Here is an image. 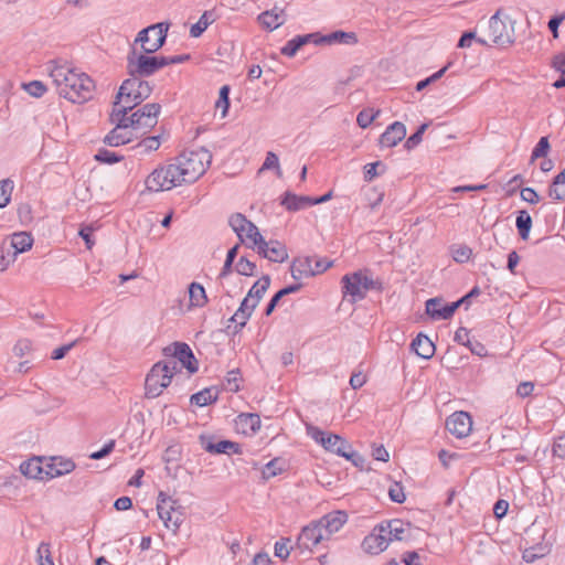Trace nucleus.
Segmentation results:
<instances>
[{"mask_svg": "<svg viewBox=\"0 0 565 565\" xmlns=\"http://www.w3.org/2000/svg\"><path fill=\"white\" fill-rule=\"evenodd\" d=\"M47 70L60 96L72 103H84L92 98L94 82L85 73L55 64L49 65Z\"/></svg>", "mask_w": 565, "mask_h": 565, "instance_id": "f257e3e1", "label": "nucleus"}, {"mask_svg": "<svg viewBox=\"0 0 565 565\" xmlns=\"http://www.w3.org/2000/svg\"><path fill=\"white\" fill-rule=\"evenodd\" d=\"M212 162V153L205 149L184 151L172 160L183 183H193L202 177Z\"/></svg>", "mask_w": 565, "mask_h": 565, "instance_id": "f03ea898", "label": "nucleus"}, {"mask_svg": "<svg viewBox=\"0 0 565 565\" xmlns=\"http://www.w3.org/2000/svg\"><path fill=\"white\" fill-rule=\"evenodd\" d=\"M151 92L152 87L148 82L130 76L119 87L113 107L115 116L127 115L135 106L147 99Z\"/></svg>", "mask_w": 565, "mask_h": 565, "instance_id": "7ed1b4c3", "label": "nucleus"}, {"mask_svg": "<svg viewBox=\"0 0 565 565\" xmlns=\"http://www.w3.org/2000/svg\"><path fill=\"white\" fill-rule=\"evenodd\" d=\"M178 372V362L174 360L156 363L147 374L145 382L146 396L156 398L167 388L173 375Z\"/></svg>", "mask_w": 565, "mask_h": 565, "instance_id": "20e7f679", "label": "nucleus"}, {"mask_svg": "<svg viewBox=\"0 0 565 565\" xmlns=\"http://www.w3.org/2000/svg\"><path fill=\"white\" fill-rule=\"evenodd\" d=\"M343 297H350L351 302L365 298L367 291L380 289L381 284L367 270L347 274L341 279Z\"/></svg>", "mask_w": 565, "mask_h": 565, "instance_id": "39448f33", "label": "nucleus"}, {"mask_svg": "<svg viewBox=\"0 0 565 565\" xmlns=\"http://www.w3.org/2000/svg\"><path fill=\"white\" fill-rule=\"evenodd\" d=\"M134 46L127 56L128 74L132 77H148L167 66L166 56H150Z\"/></svg>", "mask_w": 565, "mask_h": 565, "instance_id": "423d86ee", "label": "nucleus"}, {"mask_svg": "<svg viewBox=\"0 0 565 565\" xmlns=\"http://www.w3.org/2000/svg\"><path fill=\"white\" fill-rule=\"evenodd\" d=\"M146 189L150 192L169 191L182 185L180 177L172 161L164 166L156 168L145 181Z\"/></svg>", "mask_w": 565, "mask_h": 565, "instance_id": "0eeeda50", "label": "nucleus"}, {"mask_svg": "<svg viewBox=\"0 0 565 565\" xmlns=\"http://www.w3.org/2000/svg\"><path fill=\"white\" fill-rule=\"evenodd\" d=\"M306 430L307 435L320 444L326 450L332 451L347 459H351L354 456V452L351 451V446L339 435L324 433L311 424L306 425Z\"/></svg>", "mask_w": 565, "mask_h": 565, "instance_id": "6e6552de", "label": "nucleus"}, {"mask_svg": "<svg viewBox=\"0 0 565 565\" xmlns=\"http://www.w3.org/2000/svg\"><path fill=\"white\" fill-rule=\"evenodd\" d=\"M168 30L169 24H152L138 33L135 44L140 43L143 53H154L164 44Z\"/></svg>", "mask_w": 565, "mask_h": 565, "instance_id": "1a4fd4ad", "label": "nucleus"}, {"mask_svg": "<svg viewBox=\"0 0 565 565\" xmlns=\"http://www.w3.org/2000/svg\"><path fill=\"white\" fill-rule=\"evenodd\" d=\"M160 109L161 106L159 104H146L142 108L132 113L131 116H127L129 128L141 134L148 132L157 125Z\"/></svg>", "mask_w": 565, "mask_h": 565, "instance_id": "9d476101", "label": "nucleus"}, {"mask_svg": "<svg viewBox=\"0 0 565 565\" xmlns=\"http://www.w3.org/2000/svg\"><path fill=\"white\" fill-rule=\"evenodd\" d=\"M502 10L499 9L489 20V38L499 46H509L514 42V21L510 25L501 19Z\"/></svg>", "mask_w": 565, "mask_h": 565, "instance_id": "9b49d317", "label": "nucleus"}, {"mask_svg": "<svg viewBox=\"0 0 565 565\" xmlns=\"http://www.w3.org/2000/svg\"><path fill=\"white\" fill-rule=\"evenodd\" d=\"M157 511L164 526L173 532L180 527L183 522L182 513L175 508V501L168 497L164 492H159Z\"/></svg>", "mask_w": 565, "mask_h": 565, "instance_id": "f8f14e48", "label": "nucleus"}, {"mask_svg": "<svg viewBox=\"0 0 565 565\" xmlns=\"http://www.w3.org/2000/svg\"><path fill=\"white\" fill-rule=\"evenodd\" d=\"M111 122L116 124V127L105 137L104 141L110 147H118L131 141L132 134L127 130L129 125L127 124V115L121 114L115 116V109L110 114Z\"/></svg>", "mask_w": 565, "mask_h": 565, "instance_id": "ddd939ff", "label": "nucleus"}, {"mask_svg": "<svg viewBox=\"0 0 565 565\" xmlns=\"http://www.w3.org/2000/svg\"><path fill=\"white\" fill-rule=\"evenodd\" d=\"M253 247H257L259 255L275 263H282L288 258L287 248L284 244L278 241L266 242L260 235V239H254L250 244Z\"/></svg>", "mask_w": 565, "mask_h": 565, "instance_id": "4468645a", "label": "nucleus"}, {"mask_svg": "<svg viewBox=\"0 0 565 565\" xmlns=\"http://www.w3.org/2000/svg\"><path fill=\"white\" fill-rule=\"evenodd\" d=\"M380 532H384L388 543L412 539V526L399 519L386 520L379 524Z\"/></svg>", "mask_w": 565, "mask_h": 565, "instance_id": "2eb2a0df", "label": "nucleus"}, {"mask_svg": "<svg viewBox=\"0 0 565 565\" xmlns=\"http://www.w3.org/2000/svg\"><path fill=\"white\" fill-rule=\"evenodd\" d=\"M164 353L166 355L175 358L178 364L180 363L181 366L185 367L190 373L198 371V361L186 343L175 342L173 345L167 347ZM179 370L180 366L178 365V371Z\"/></svg>", "mask_w": 565, "mask_h": 565, "instance_id": "dca6fc26", "label": "nucleus"}, {"mask_svg": "<svg viewBox=\"0 0 565 565\" xmlns=\"http://www.w3.org/2000/svg\"><path fill=\"white\" fill-rule=\"evenodd\" d=\"M445 424L447 430L457 438L467 437L472 430V417L463 411L452 413Z\"/></svg>", "mask_w": 565, "mask_h": 565, "instance_id": "f3484780", "label": "nucleus"}, {"mask_svg": "<svg viewBox=\"0 0 565 565\" xmlns=\"http://www.w3.org/2000/svg\"><path fill=\"white\" fill-rule=\"evenodd\" d=\"M324 540H327V536L323 533V529L317 522L302 529L298 536L297 545L299 548L311 550Z\"/></svg>", "mask_w": 565, "mask_h": 565, "instance_id": "a211bd4d", "label": "nucleus"}, {"mask_svg": "<svg viewBox=\"0 0 565 565\" xmlns=\"http://www.w3.org/2000/svg\"><path fill=\"white\" fill-rule=\"evenodd\" d=\"M228 224L232 227V230L237 234L241 242H244L245 227H248V241L250 242V244L254 242V239H260V233L257 226L250 221H248L241 213L231 215Z\"/></svg>", "mask_w": 565, "mask_h": 565, "instance_id": "6ab92c4d", "label": "nucleus"}, {"mask_svg": "<svg viewBox=\"0 0 565 565\" xmlns=\"http://www.w3.org/2000/svg\"><path fill=\"white\" fill-rule=\"evenodd\" d=\"M199 443L201 447L210 454H238L239 446L230 440H221L215 443L214 437L211 435H200Z\"/></svg>", "mask_w": 565, "mask_h": 565, "instance_id": "aec40b11", "label": "nucleus"}, {"mask_svg": "<svg viewBox=\"0 0 565 565\" xmlns=\"http://www.w3.org/2000/svg\"><path fill=\"white\" fill-rule=\"evenodd\" d=\"M388 544L385 533L380 532L379 525H376L373 531L364 537L362 548L367 554L376 555L386 550Z\"/></svg>", "mask_w": 565, "mask_h": 565, "instance_id": "412c9836", "label": "nucleus"}, {"mask_svg": "<svg viewBox=\"0 0 565 565\" xmlns=\"http://www.w3.org/2000/svg\"><path fill=\"white\" fill-rule=\"evenodd\" d=\"M348 515L343 511H335L324 515L321 520L318 521L319 525L323 529V533L327 536V540L330 536L338 532L343 524L347 522Z\"/></svg>", "mask_w": 565, "mask_h": 565, "instance_id": "4be33fe9", "label": "nucleus"}, {"mask_svg": "<svg viewBox=\"0 0 565 565\" xmlns=\"http://www.w3.org/2000/svg\"><path fill=\"white\" fill-rule=\"evenodd\" d=\"M257 20L264 29L273 31L285 23L286 15L282 8L274 7L271 10L260 13Z\"/></svg>", "mask_w": 565, "mask_h": 565, "instance_id": "5701e85b", "label": "nucleus"}, {"mask_svg": "<svg viewBox=\"0 0 565 565\" xmlns=\"http://www.w3.org/2000/svg\"><path fill=\"white\" fill-rule=\"evenodd\" d=\"M406 136V128L404 124L395 121L390 125L380 138L382 147L392 148L396 146Z\"/></svg>", "mask_w": 565, "mask_h": 565, "instance_id": "b1692460", "label": "nucleus"}, {"mask_svg": "<svg viewBox=\"0 0 565 565\" xmlns=\"http://www.w3.org/2000/svg\"><path fill=\"white\" fill-rule=\"evenodd\" d=\"M75 469V463L71 459L53 458L52 462L47 465L45 476L47 479L56 478L67 475Z\"/></svg>", "mask_w": 565, "mask_h": 565, "instance_id": "393cba45", "label": "nucleus"}, {"mask_svg": "<svg viewBox=\"0 0 565 565\" xmlns=\"http://www.w3.org/2000/svg\"><path fill=\"white\" fill-rule=\"evenodd\" d=\"M257 302L250 297L246 296L239 308L235 311L231 320L235 322L239 328H243L249 317L252 316V312L257 307Z\"/></svg>", "mask_w": 565, "mask_h": 565, "instance_id": "a878e982", "label": "nucleus"}, {"mask_svg": "<svg viewBox=\"0 0 565 565\" xmlns=\"http://www.w3.org/2000/svg\"><path fill=\"white\" fill-rule=\"evenodd\" d=\"M290 271L291 276L297 280L303 277L315 276L313 258L305 257L295 259L290 266Z\"/></svg>", "mask_w": 565, "mask_h": 565, "instance_id": "bb28decb", "label": "nucleus"}, {"mask_svg": "<svg viewBox=\"0 0 565 565\" xmlns=\"http://www.w3.org/2000/svg\"><path fill=\"white\" fill-rule=\"evenodd\" d=\"M449 309V305H444L441 298H431L426 300V316H429L434 320H447L452 315H447L446 311Z\"/></svg>", "mask_w": 565, "mask_h": 565, "instance_id": "cd10ccee", "label": "nucleus"}, {"mask_svg": "<svg viewBox=\"0 0 565 565\" xmlns=\"http://www.w3.org/2000/svg\"><path fill=\"white\" fill-rule=\"evenodd\" d=\"M280 204L284 205L288 211H298L307 206H311L312 198L286 192L280 201Z\"/></svg>", "mask_w": 565, "mask_h": 565, "instance_id": "c85d7f7f", "label": "nucleus"}, {"mask_svg": "<svg viewBox=\"0 0 565 565\" xmlns=\"http://www.w3.org/2000/svg\"><path fill=\"white\" fill-rule=\"evenodd\" d=\"M318 34L311 33L306 35H298L291 40H289L286 45L281 49V54L292 57L296 53L307 43L317 40Z\"/></svg>", "mask_w": 565, "mask_h": 565, "instance_id": "c756f323", "label": "nucleus"}, {"mask_svg": "<svg viewBox=\"0 0 565 565\" xmlns=\"http://www.w3.org/2000/svg\"><path fill=\"white\" fill-rule=\"evenodd\" d=\"M20 471L22 475L31 479L43 480L46 478V476H43L45 475V470L43 469L39 458H32L23 461L20 466Z\"/></svg>", "mask_w": 565, "mask_h": 565, "instance_id": "7c9ffc66", "label": "nucleus"}, {"mask_svg": "<svg viewBox=\"0 0 565 565\" xmlns=\"http://www.w3.org/2000/svg\"><path fill=\"white\" fill-rule=\"evenodd\" d=\"M33 238L26 232L14 233L11 238V246L14 249V255L24 253L32 247Z\"/></svg>", "mask_w": 565, "mask_h": 565, "instance_id": "2f4dec72", "label": "nucleus"}, {"mask_svg": "<svg viewBox=\"0 0 565 565\" xmlns=\"http://www.w3.org/2000/svg\"><path fill=\"white\" fill-rule=\"evenodd\" d=\"M333 42H339V43H345V44H350V43H355L356 42V36L354 33H347V32H343V31H337V32H333L329 35H324V36H318L317 40H315V43L319 44V43H333Z\"/></svg>", "mask_w": 565, "mask_h": 565, "instance_id": "473e14b6", "label": "nucleus"}, {"mask_svg": "<svg viewBox=\"0 0 565 565\" xmlns=\"http://www.w3.org/2000/svg\"><path fill=\"white\" fill-rule=\"evenodd\" d=\"M548 195L556 201L565 200V168L554 178L550 185Z\"/></svg>", "mask_w": 565, "mask_h": 565, "instance_id": "72a5a7b5", "label": "nucleus"}, {"mask_svg": "<svg viewBox=\"0 0 565 565\" xmlns=\"http://www.w3.org/2000/svg\"><path fill=\"white\" fill-rule=\"evenodd\" d=\"M189 298L191 307H203L207 300L203 286L198 282L189 286Z\"/></svg>", "mask_w": 565, "mask_h": 565, "instance_id": "f704fd0d", "label": "nucleus"}, {"mask_svg": "<svg viewBox=\"0 0 565 565\" xmlns=\"http://www.w3.org/2000/svg\"><path fill=\"white\" fill-rule=\"evenodd\" d=\"M515 225L520 237L524 241L527 239L532 227V217L525 210L519 211Z\"/></svg>", "mask_w": 565, "mask_h": 565, "instance_id": "c9c22d12", "label": "nucleus"}, {"mask_svg": "<svg viewBox=\"0 0 565 565\" xmlns=\"http://www.w3.org/2000/svg\"><path fill=\"white\" fill-rule=\"evenodd\" d=\"M270 285V277L268 275H264L262 278H259L249 289L247 296L250 297L259 303L260 299L267 291L268 287Z\"/></svg>", "mask_w": 565, "mask_h": 565, "instance_id": "e433bc0d", "label": "nucleus"}, {"mask_svg": "<svg viewBox=\"0 0 565 565\" xmlns=\"http://www.w3.org/2000/svg\"><path fill=\"white\" fill-rule=\"evenodd\" d=\"M217 399V393L213 388H204L191 396V403L198 406H206Z\"/></svg>", "mask_w": 565, "mask_h": 565, "instance_id": "4c0bfd02", "label": "nucleus"}, {"mask_svg": "<svg viewBox=\"0 0 565 565\" xmlns=\"http://www.w3.org/2000/svg\"><path fill=\"white\" fill-rule=\"evenodd\" d=\"M212 22V14L209 12H204L199 19V21L191 26L190 35L192 38H199Z\"/></svg>", "mask_w": 565, "mask_h": 565, "instance_id": "58836bf2", "label": "nucleus"}, {"mask_svg": "<svg viewBox=\"0 0 565 565\" xmlns=\"http://www.w3.org/2000/svg\"><path fill=\"white\" fill-rule=\"evenodd\" d=\"M451 256L457 263H466L470 259L472 249L463 244H455L451 246Z\"/></svg>", "mask_w": 565, "mask_h": 565, "instance_id": "ea45409f", "label": "nucleus"}, {"mask_svg": "<svg viewBox=\"0 0 565 565\" xmlns=\"http://www.w3.org/2000/svg\"><path fill=\"white\" fill-rule=\"evenodd\" d=\"M160 143L161 141L159 136L147 137L136 146V149L139 153L143 154L157 150L160 147Z\"/></svg>", "mask_w": 565, "mask_h": 565, "instance_id": "a19ab883", "label": "nucleus"}, {"mask_svg": "<svg viewBox=\"0 0 565 565\" xmlns=\"http://www.w3.org/2000/svg\"><path fill=\"white\" fill-rule=\"evenodd\" d=\"M284 471V463L279 459H273L263 469L262 475L265 480L274 478Z\"/></svg>", "mask_w": 565, "mask_h": 565, "instance_id": "79ce46f5", "label": "nucleus"}, {"mask_svg": "<svg viewBox=\"0 0 565 565\" xmlns=\"http://www.w3.org/2000/svg\"><path fill=\"white\" fill-rule=\"evenodd\" d=\"M379 115L380 110L374 111L372 108L363 109L358 114L356 122L361 128H367Z\"/></svg>", "mask_w": 565, "mask_h": 565, "instance_id": "37998d69", "label": "nucleus"}, {"mask_svg": "<svg viewBox=\"0 0 565 565\" xmlns=\"http://www.w3.org/2000/svg\"><path fill=\"white\" fill-rule=\"evenodd\" d=\"M13 191V182L9 179L0 181V209L10 202Z\"/></svg>", "mask_w": 565, "mask_h": 565, "instance_id": "c03bdc74", "label": "nucleus"}, {"mask_svg": "<svg viewBox=\"0 0 565 565\" xmlns=\"http://www.w3.org/2000/svg\"><path fill=\"white\" fill-rule=\"evenodd\" d=\"M95 159L99 162L111 164L119 162L122 156H118L116 152L107 149H99L95 154Z\"/></svg>", "mask_w": 565, "mask_h": 565, "instance_id": "a18cd8bd", "label": "nucleus"}, {"mask_svg": "<svg viewBox=\"0 0 565 565\" xmlns=\"http://www.w3.org/2000/svg\"><path fill=\"white\" fill-rule=\"evenodd\" d=\"M236 271L239 275L253 276L256 270V265L245 257H241L235 266Z\"/></svg>", "mask_w": 565, "mask_h": 565, "instance_id": "49530a36", "label": "nucleus"}, {"mask_svg": "<svg viewBox=\"0 0 565 565\" xmlns=\"http://www.w3.org/2000/svg\"><path fill=\"white\" fill-rule=\"evenodd\" d=\"M269 169H275L277 175L281 177V170H280L278 157L276 156V153H274L271 151L267 152L265 161H264L262 168L259 169V172H262L264 170H269Z\"/></svg>", "mask_w": 565, "mask_h": 565, "instance_id": "de8ad7c7", "label": "nucleus"}, {"mask_svg": "<svg viewBox=\"0 0 565 565\" xmlns=\"http://www.w3.org/2000/svg\"><path fill=\"white\" fill-rule=\"evenodd\" d=\"M36 553L39 565H54L49 544L41 543L38 547Z\"/></svg>", "mask_w": 565, "mask_h": 565, "instance_id": "09e8293b", "label": "nucleus"}, {"mask_svg": "<svg viewBox=\"0 0 565 565\" xmlns=\"http://www.w3.org/2000/svg\"><path fill=\"white\" fill-rule=\"evenodd\" d=\"M550 150V142L547 137H542L539 142L536 143L535 148L532 151L531 160H535L539 158L546 157L547 152Z\"/></svg>", "mask_w": 565, "mask_h": 565, "instance_id": "8fccbe9b", "label": "nucleus"}, {"mask_svg": "<svg viewBox=\"0 0 565 565\" xmlns=\"http://www.w3.org/2000/svg\"><path fill=\"white\" fill-rule=\"evenodd\" d=\"M476 40L481 45H488V42L482 38H477L473 31L462 33L458 42V47L465 49L471 45V42Z\"/></svg>", "mask_w": 565, "mask_h": 565, "instance_id": "3c124183", "label": "nucleus"}, {"mask_svg": "<svg viewBox=\"0 0 565 565\" xmlns=\"http://www.w3.org/2000/svg\"><path fill=\"white\" fill-rule=\"evenodd\" d=\"M32 351V342L28 339H20L13 347V354L23 358Z\"/></svg>", "mask_w": 565, "mask_h": 565, "instance_id": "603ef678", "label": "nucleus"}, {"mask_svg": "<svg viewBox=\"0 0 565 565\" xmlns=\"http://www.w3.org/2000/svg\"><path fill=\"white\" fill-rule=\"evenodd\" d=\"M239 371L232 370L227 373L225 379V388L230 392H237L239 390Z\"/></svg>", "mask_w": 565, "mask_h": 565, "instance_id": "864d4df0", "label": "nucleus"}, {"mask_svg": "<svg viewBox=\"0 0 565 565\" xmlns=\"http://www.w3.org/2000/svg\"><path fill=\"white\" fill-rule=\"evenodd\" d=\"M237 250H238V245H235L234 247H232L228 252H227V255H226V259H225V263H224V266L222 268V271L220 274V277H225L232 269V265L236 258V255H237Z\"/></svg>", "mask_w": 565, "mask_h": 565, "instance_id": "5fc2aeb1", "label": "nucleus"}, {"mask_svg": "<svg viewBox=\"0 0 565 565\" xmlns=\"http://www.w3.org/2000/svg\"><path fill=\"white\" fill-rule=\"evenodd\" d=\"M24 88L33 97H41L46 92L45 85L40 81L30 82Z\"/></svg>", "mask_w": 565, "mask_h": 565, "instance_id": "6e6d98bb", "label": "nucleus"}, {"mask_svg": "<svg viewBox=\"0 0 565 565\" xmlns=\"http://www.w3.org/2000/svg\"><path fill=\"white\" fill-rule=\"evenodd\" d=\"M290 542L289 539L280 540L275 543V555L281 559H286L290 554V547L288 546V543Z\"/></svg>", "mask_w": 565, "mask_h": 565, "instance_id": "4d7b16f0", "label": "nucleus"}, {"mask_svg": "<svg viewBox=\"0 0 565 565\" xmlns=\"http://www.w3.org/2000/svg\"><path fill=\"white\" fill-rule=\"evenodd\" d=\"M388 497L394 502L403 503L405 501L403 487L399 483L392 484L388 489Z\"/></svg>", "mask_w": 565, "mask_h": 565, "instance_id": "13d9d810", "label": "nucleus"}, {"mask_svg": "<svg viewBox=\"0 0 565 565\" xmlns=\"http://www.w3.org/2000/svg\"><path fill=\"white\" fill-rule=\"evenodd\" d=\"M424 134V124L419 125L416 132L413 134L409 138H407L405 142V147L411 150L417 147L422 142V136Z\"/></svg>", "mask_w": 565, "mask_h": 565, "instance_id": "bf43d9fd", "label": "nucleus"}, {"mask_svg": "<svg viewBox=\"0 0 565 565\" xmlns=\"http://www.w3.org/2000/svg\"><path fill=\"white\" fill-rule=\"evenodd\" d=\"M239 417L242 422L249 425L252 430L255 431L260 428V418L257 414H243Z\"/></svg>", "mask_w": 565, "mask_h": 565, "instance_id": "052dcab7", "label": "nucleus"}, {"mask_svg": "<svg viewBox=\"0 0 565 565\" xmlns=\"http://www.w3.org/2000/svg\"><path fill=\"white\" fill-rule=\"evenodd\" d=\"M521 198L523 201L529 202L531 204H535L540 201L539 194L532 188H523L521 190Z\"/></svg>", "mask_w": 565, "mask_h": 565, "instance_id": "680f3d73", "label": "nucleus"}, {"mask_svg": "<svg viewBox=\"0 0 565 565\" xmlns=\"http://www.w3.org/2000/svg\"><path fill=\"white\" fill-rule=\"evenodd\" d=\"M365 382H366V376L361 371L353 372L350 377V386L353 390H358V388L362 387L365 384Z\"/></svg>", "mask_w": 565, "mask_h": 565, "instance_id": "e2e57ef3", "label": "nucleus"}, {"mask_svg": "<svg viewBox=\"0 0 565 565\" xmlns=\"http://www.w3.org/2000/svg\"><path fill=\"white\" fill-rule=\"evenodd\" d=\"M115 447V440H110L100 450L95 451L90 455V458L94 460H99L108 456Z\"/></svg>", "mask_w": 565, "mask_h": 565, "instance_id": "0e129e2a", "label": "nucleus"}, {"mask_svg": "<svg viewBox=\"0 0 565 565\" xmlns=\"http://www.w3.org/2000/svg\"><path fill=\"white\" fill-rule=\"evenodd\" d=\"M508 509H509L508 501L500 499L494 503L493 513L497 519H502L503 516H505Z\"/></svg>", "mask_w": 565, "mask_h": 565, "instance_id": "69168bd1", "label": "nucleus"}, {"mask_svg": "<svg viewBox=\"0 0 565 565\" xmlns=\"http://www.w3.org/2000/svg\"><path fill=\"white\" fill-rule=\"evenodd\" d=\"M466 347L469 348V350L472 354H476L478 356H486L488 353L486 347L479 341L470 340V343H467Z\"/></svg>", "mask_w": 565, "mask_h": 565, "instance_id": "338daca9", "label": "nucleus"}, {"mask_svg": "<svg viewBox=\"0 0 565 565\" xmlns=\"http://www.w3.org/2000/svg\"><path fill=\"white\" fill-rule=\"evenodd\" d=\"M552 66L561 74L565 73V53L555 55L552 62Z\"/></svg>", "mask_w": 565, "mask_h": 565, "instance_id": "774afa93", "label": "nucleus"}]
</instances>
